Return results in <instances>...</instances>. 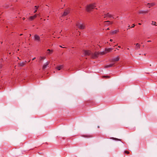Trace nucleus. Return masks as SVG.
I'll use <instances>...</instances> for the list:
<instances>
[{
    "mask_svg": "<svg viewBox=\"0 0 157 157\" xmlns=\"http://www.w3.org/2000/svg\"><path fill=\"white\" fill-rule=\"evenodd\" d=\"M97 4L94 3L89 4L87 6L86 8V10L88 12L91 11L93 9H94L96 6Z\"/></svg>",
    "mask_w": 157,
    "mask_h": 157,
    "instance_id": "1",
    "label": "nucleus"
},
{
    "mask_svg": "<svg viewBox=\"0 0 157 157\" xmlns=\"http://www.w3.org/2000/svg\"><path fill=\"white\" fill-rule=\"evenodd\" d=\"M76 25L80 29H83L85 28V25L84 24H80L78 22L77 23Z\"/></svg>",
    "mask_w": 157,
    "mask_h": 157,
    "instance_id": "2",
    "label": "nucleus"
},
{
    "mask_svg": "<svg viewBox=\"0 0 157 157\" xmlns=\"http://www.w3.org/2000/svg\"><path fill=\"white\" fill-rule=\"evenodd\" d=\"M113 23V22L112 21H105L103 22V25L104 27H107L112 25Z\"/></svg>",
    "mask_w": 157,
    "mask_h": 157,
    "instance_id": "3",
    "label": "nucleus"
},
{
    "mask_svg": "<svg viewBox=\"0 0 157 157\" xmlns=\"http://www.w3.org/2000/svg\"><path fill=\"white\" fill-rule=\"evenodd\" d=\"M83 52L85 56H89L91 54V51L89 50H84Z\"/></svg>",
    "mask_w": 157,
    "mask_h": 157,
    "instance_id": "4",
    "label": "nucleus"
},
{
    "mask_svg": "<svg viewBox=\"0 0 157 157\" xmlns=\"http://www.w3.org/2000/svg\"><path fill=\"white\" fill-rule=\"evenodd\" d=\"M103 16L104 18H105L107 17L109 18L113 17L112 15L109 13H107L106 14H105L104 15H103Z\"/></svg>",
    "mask_w": 157,
    "mask_h": 157,
    "instance_id": "5",
    "label": "nucleus"
},
{
    "mask_svg": "<svg viewBox=\"0 0 157 157\" xmlns=\"http://www.w3.org/2000/svg\"><path fill=\"white\" fill-rule=\"evenodd\" d=\"M34 40H35L39 41L40 40V37L37 35H35L34 36Z\"/></svg>",
    "mask_w": 157,
    "mask_h": 157,
    "instance_id": "6",
    "label": "nucleus"
},
{
    "mask_svg": "<svg viewBox=\"0 0 157 157\" xmlns=\"http://www.w3.org/2000/svg\"><path fill=\"white\" fill-rule=\"evenodd\" d=\"M120 59L119 56H117L116 58H113L112 60V62H117Z\"/></svg>",
    "mask_w": 157,
    "mask_h": 157,
    "instance_id": "7",
    "label": "nucleus"
},
{
    "mask_svg": "<svg viewBox=\"0 0 157 157\" xmlns=\"http://www.w3.org/2000/svg\"><path fill=\"white\" fill-rule=\"evenodd\" d=\"M98 56V52H95L94 54L92 55V58L95 59L97 58Z\"/></svg>",
    "mask_w": 157,
    "mask_h": 157,
    "instance_id": "8",
    "label": "nucleus"
},
{
    "mask_svg": "<svg viewBox=\"0 0 157 157\" xmlns=\"http://www.w3.org/2000/svg\"><path fill=\"white\" fill-rule=\"evenodd\" d=\"M39 15V14H38L37 15L36 14H35L34 16H30L29 17V20H30L31 21H32V20H33V19H34L37 16V15Z\"/></svg>",
    "mask_w": 157,
    "mask_h": 157,
    "instance_id": "9",
    "label": "nucleus"
},
{
    "mask_svg": "<svg viewBox=\"0 0 157 157\" xmlns=\"http://www.w3.org/2000/svg\"><path fill=\"white\" fill-rule=\"evenodd\" d=\"M155 5V3L154 2L152 3H148L147 4L146 6L148 7L149 8H150L151 7L154 6Z\"/></svg>",
    "mask_w": 157,
    "mask_h": 157,
    "instance_id": "10",
    "label": "nucleus"
},
{
    "mask_svg": "<svg viewBox=\"0 0 157 157\" xmlns=\"http://www.w3.org/2000/svg\"><path fill=\"white\" fill-rule=\"evenodd\" d=\"M69 13V11L68 10H66L64 11L62 14L63 16H65L67 15Z\"/></svg>",
    "mask_w": 157,
    "mask_h": 157,
    "instance_id": "11",
    "label": "nucleus"
},
{
    "mask_svg": "<svg viewBox=\"0 0 157 157\" xmlns=\"http://www.w3.org/2000/svg\"><path fill=\"white\" fill-rule=\"evenodd\" d=\"M26 62V61H25L24 62H23L19 63H18V64L19 66L20 67H23L25 64V63Z\"/></svg>",
    "mask_w": 157,
    "mask_h": 157,
    "instance_id": "12",
    "label": "nucleus"
},
{
    "mask_svg": "<svg viewBox=\"0 0 157 157\" xmlns=\"http://www.w3.org/2000/svg\"><path fill=\"white\" fill-rule=\"evenodd\" d=\"M115 64V63H113L109 65H105V68H108L109 67H113V65Z\"/></svg>",
    "mask_w": 157,
    "mask_h": 157,
    "instance_id": "13",
    "label": "nucleus"
},
{
    "mask_svg": "<svg viewBox=\"0 0 157 157\" xmlns=\"http://www.w3.org/2000/svg\"><path fill=\"white\" fill-rule=\"evenodd\" d=\"M49 64V62H47L46 63H45L43 67V69H45L46 68H47V67H48V65Z\"/></svg>",
    "mask_w": 157,
    "mask_h": 157,
    "instance_id": "14",
    "label": "nucleus"
},
{
    "mask_svg": "<svg viewBox=\"0 0 157 157\" xmlns=\"http://www.w3.org/2000/svg\"><path fill=\"white\" fill-rule=\"evenodd\" d=\"M113 49V48H106L105 49V51L106 53H107L109 52Z\"/></svg>",
    "mask_w": 157,
    "mask_h": 157,
    "instance_id": "15",
    "label": "nucleus"
},
{
    "mask_svg": "<svg viewBox=\"0 0 157 157\" xmlns=\"http://www.w3.org/2000/svg\"><path fill=\"white\" fill-rule=\"evenodd\" d=\"M63 65H61L57 66L56 67V69L58 70H60L61 69L63 68Z\"/></svg>",
    "mask_w": 157,
    "mask_h": 157,
    "instance_id": "16",
    "label": "nucleus"
},
{
    "mask_svg": "<svg viewBox=\"0 0 157 157\" xmlns=\"http://www.w3.org/2000/svg\"><path fill=\"white\" fill-rule=\"evenodd\" d=\"M148 12V10H147L146 11H144V10H140L139 11V13H147Z\"/></svg>",
    "mask_w": 157,
    "mask_h": 157,
    "instance_id": "17",
    "label": "nucleus"
},
{
    "mask_svg": "<svg viewBox=\"0 0 157 157\" xmlns=\"http://www.w3.org/2000/svg\"><path fill=\"white\" fill-rule=\"evenodd\" d=\"M103 78H104L106 79H108L110 78V76L109 75H103L102 76Z\"/></svg>",
    "mask_w": 157,
    "mask_h": 157,
    "instance_id": "18",
    "label": "nucleus"
},
{
    "mask_svg": "<svg viewBox=\"0 0 157 157\" xmlns=\"http://www.w3.org/2000/svg\"><path fill=\"white\" fill-rule=\"evenodd\" d=\"M111 139H112L113 140H117V141H121V140L119 139H117L115 138L112 137Z\"/></svg>",
    "mask_w": 157,
    "mask_h": 157,
    "instance_id": "19",
    "label": "nucleus"
},
{
    "mask_svg": "<svg viewBox=\"0 0 157 157\" xmlns=\"http://www.w3.org/2000/svg\"><path fill=\"white\" fill-rule=\"evenodd\" d=\"M118 32V31L117 30H115L114 31H113L111 32V34H114L117 33Z\"/></svg>",
    "mask_w": 157,
    "mask_h": 157,
    "instance_id": "20",
    "label": "nucleus"
},
{
    "mask_svg": "<svg viewBox=\"0 0 157 157\" xmlns=\"http://www.w3.org/2000/svg\"><path fill=\"white\" fill-rule=\"evenodd\" d=\"M105 51V52H99V55H103L105 54L106 53Z\"/></svg>",
    "mask_w": 157,
    "mask_h": 157,
    "instance_id": "21",
    "label": "nucleus"
},
{
    "mask_svg": "<svg viewBox=\"0 0 157 157\" xmlns=\"http://www.w3.org/2000/svg\"><path fill=\"white\" fill-rule=\"evenodd\" d=\"M157 23L155 22H154L153 21H152V23H151V24H152L153 25H157Z\"/></svg>",
    "mask_w": 157,
    "mask_h": 157,
    "instance_id": "22",
    "label": "nucleus"
},
{
    "mask_svg": "<svg viewBox=\"0 0 157 157\" xmlns=\"http://www.w3.org/2000/svg\"><path fill=\"white\" fill-rule=\"evenodd\" d=\"M136 46L137 48H140V45L138 43L136 44Z\"/></svg>",
    "mask_w": 157,
    "mask_h": 157,
    "instance_id": "23",
    "label": "nucleus"
},
{
    "mask_svg": "<svg viewBox=\"0 0 157 157\" xmlns=\"http://www.w3.org/2000/svg\"><path fill=\"white\" fill-rule=\"evenodd\" d=\"M83 136L86 137H92L90 135H84Z\"/></svg>",
    "mask_w": 157,
    "mask_h": 157,
    "instance_id": "24",
    "label": "nucleus"
},
{
    "mask_svg": "<svg viewBox=\"0 0 157 157\" xmlns=\"http://www.w3.org/2000/svg\"><path fill=\"white\" fill-rule=\"evenodd\" d=\"M124 153H126L127 154H128L130 152L128 151H124Z\"/></svg>",
    "mask_w": 157,
    "mask_h": 157,
    "instance_id": "25",
    "label": "nucleus"
},
{
    "mask_svg": "<svg viewBox=\"0 0 157 157\" xmlns=\"http://www.w3.org/2000/svg\"><path fill=\"white\" fill-rule=\"evenodd\" d=\"M47 51H49H49H51V53H52V52H53V50H51L50 49H48Z\"/></svg>",
    "mask_w": 157,
    "mask_h": 157,
    "instance_id": "26",
    "label": "nucleus"
},
{
    "mask_svg": "<svg viewBox=\"0 0 157 157\" xmlns=\"http://www.w3.org/2000/svg\"><path fill=\"white\" fill-rule=\"evenodd\" d=\"M35 7L36 8V10H37V9L39 8V6H35Z\"/></svg>",
    "mask_w": 157,
    "mask_h": 157,
    "instance_id": "27",
    "label": "nucleus"
},
{
    "mask_svg": "<svg viewBox=\"0 0 157 157\" xmlns=\"http://www.w3.org/2000/svg\"><path fill=\"white\" fill-rule=\"evenodd\" d=\"M135 25L134 24H132V28H133L134 27Z\"/></svg>",
    "mask_w": 157,
    "mask_h": 157,
    "instance_id": "28",
    "label": "nucleus"
},
{
    "mask_svg": "<svg viewBox=\"0 0 157 157\" xmlns=\"http://www.w3.org/2000/svg\"><path fill=\"white\" fill-rule=\"evenodd\" d=\"M2 65L1 64H0V69H1L2 67Z\"/></svg>",
    "mask_w": 157,
    "mask_h": 157,
    "instance_id": "29",
    "label": "nucleus"
},
{
    "mask_svg": "<svg viewBox=\"0 0 157 157\" xmlns=\"http://www.w3.org/2000/svg\"><path fill=\"white\" fill-rule=\"evenodd\" d=\"M37 10H36L34 12V13H36L37 11Z\"/></svg>",
    "mask_w": 157,
    "mask_h": 157,
    "instance_id": "30",
    "label": "nucleus"
},
{
    "mask_svg": "<svg viewBox=\"0 0 157 157\" xmlns=\"http://www.w3.org/2000/svg\"><path fill=\"white\" fill-rule=\"evenodd\" d=\"M25 17H23V18H22V20H25Z\"/></svg>",
    "mask_w": 157,
    "mask_h": 157,
    "instance_id": "31",
    "label": "nucleus"
},
{
    "mask_svg": "<svg viewBox=\"0 0 157 157\" xmlns=\"http://www.w3.org/2000/svg\"><path fill=\"white\" fill-rule=\"evenodd\" d=\"M35 59H36V57H34L33 58V59H32V60H34Z\"/></svg>",
    "mask_w": 157,
    "mask_h": 157,
    "instance_id": "32",
    "label": "nucleus"
},
{
    "mask_svg": "<svg viewBox=\"0 0 157 157\" xmlns=\"http://www.w3.org/2000/svg\"><path fill=\"white\" fill-rule=\"evenodd\" d=\"M151 42V40H148L147 41V42Z\"/></svg>",
    "mask_w": 157,
    "mask_h": 157,
    "instance_id": "33",
    "label": "nucleus"
},
{
    "mask_svg": "<svg viewBox=\"0 0 157 157\" xmlns=\"http://www.w3.org/2000/svg\"><path fill=\"white\" fill-rule=\"evenodd\" d=\"M106 29L108 30H109V29H109V28H108L107 29Z\"/></svg>",
    "mask_w": 157,
    "mask_h": 157,
    "instance_id": "34",
    "label": "nucleus"
},
{
    "mask_svg": "<svg viewBox=\"0 0 157 157\" xmlns=\"http://www.w3.org/2000/svg\"><path fill=\"white\" fill-rule=\"evenodd\" d=\"M113 40L112 39H110V41H111V42H112V41H113Z\"/></svg>",
    "mask_w": 157,
    "mask_h": 157,
    "instance_id": "35",
    "label": "nucleus"
},
{
    "mask_svg": "<svg viewBox=\"0 0 157 157\" xmlns=\"http://www.w3.org/2000/svg\"><path fill=\"white\" fill-rule=\"evenodd\" d=\"M49 54H51V51H49V52L48 53Z\"/></svg>",
    "mask_w": 157,
    "mask_h": 157,
    "instance_id": "36",
    "label": "nucleus"
},
{
    "mask_svg": "<svg viewBox=\"0 0 157 157\" xmlns=\"http://www.w3.org/2000/svg\"><path fill=\"white\" fill-rule=\"evenodd\" d=\"M118 47V48H121V46H119Z\"/></svg>",
    "mask_w": 157,
    "mask_h": 157,
    "instance_id": "37",
    "label": "nucleus"
},
{
    "mask_svg": "<svg viewBox=\"0 0 157 157\" xmlns=\"http://www.w3.org/2000/svg\"><path fill=\"white\" fill-rule=\"evenodd\" d=\"M138 24H139V25H141V23H138Z\"/></svg>",
    "mask_w": 157,
    "mask_h": 157,
    "instance_id": "38",
    "label": "nucleus"
},
{
    "mask_svg": "<svg viewBox=\"0 0 157 157\" xmlns=\"http://www.w3.org/2000/svg\"><path fill=\"white\" fill-rule=\"evenodd\" d=\"M22 35V34H21L20 35V36H21Z\"/></svg>",
    "mask_w": 157,
    "mask_h": 157,
    "instance_id": "39",
    "label": "nucleus"
},
{
    "mask_svg": "<svg viewBox=\"0 0 157 157\" xmlns=\"http://www.w3.org/2000/svg\"><path fill=\"white\" fill-rule=\"evenodd\" d=\"M59 47H62V46H61V45H60V46H59Z\"/></svg>",
    "mask_w": 157,
    "mask_h": 157,
    "instance_id": "40",
    "label": "nucleus"
},
{
    "mask_svg": "<svg viewBox=\"0 0 157 157\" xmlns=\"http://www.w3.org/2000/svg\"><path fill=\"white\" fill-rule=\"evenodd\" d=\"M30 60H29V62H30Z\"/></svg>",
    "mask_w": 157,
    "mask_h": 157,
    "instance_id": "41",
    "label": "nucleus"
},
{
    "mask_svg": "<svg viewBox=\"0 0 157 157\" xmlns=\"http://www.w3.org/2000/svg\"><path fill=\"white\" fill-rule=\"evenodd\" d=\"M31 34H30V36H31Z\"/></svg>",
    "mask_w": 157,
    "mask_h": 157,
    "instance_id": "42",
    "label": "nucleus"
}]
</instances>
